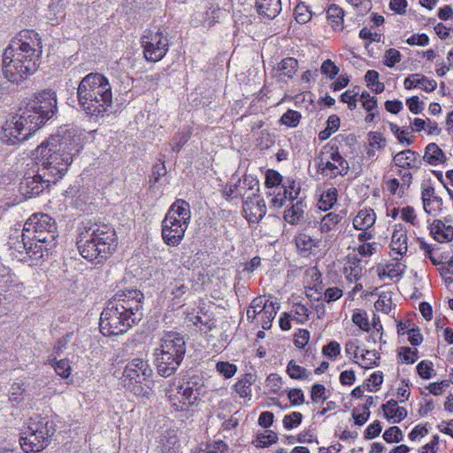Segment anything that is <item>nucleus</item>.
<instances>
[{
  "mask_svg": "<svg viewBox=\"0 0 453 453\" xmlns=\"http://www.w3.org/2000/svg\"><path fill=\"white\" fill-rule=\"evenodd\" d=\"M56 93L50 89L40 92L28 103L21 113L6 121L0 133V140L9 145H15L27 140L47 120L57 112Z\"/></svg>",
  "mask_w": 453,
  "mask_h": 453,
  "instance_id": "nucleus-1",
  "label": "nucleus"
},
{
  "mask_svg": "<svg viewBox=\"0 0 453 453\" xmlns=\"http://www.w3.org/2000/svg\"><path fill=\"white\" fill-rule=\"evenodd\" d=\"M83 149L80 136L52 135L37 147L39 168L55 181L61 179Z\"/></svg>",
  "mask_w": 453,
  "mask_h": 453,
  "instance_id": "nucleus-2",
  "label": "nucleus"
},
{
  "mask_svg": "<svg viewBox=\"0 0 453 453\" xmlns=\"http://www.w3.org/2000/svg\"><path fill=\"white\" fill-rule=\"evenodd\" d=\"M32 43L19 39L4 50L2 69L9 81L19 83L37 71L42 50L35 48L34 41Z\"/></svg>",
  "mask_w": 453,
  "mask_h": 453,
  "instance_id": "nucleus-3",
  "label": "nucleus"
},
{
  "mask_svg": "<svg viewBox=\"0 0 453 453\" xmlns=\"http://www.w3.org/2000/svg\"><path fill=\"white\" fill-rule=\"evenodd\" d=\"M77 248L88 261L108 258L118 245L115 229L102 222H87L77 238Z\"/></svg>",
  "mask_w": 453,
  "mask_h": 453,
  "instance_id": "nucleus-4",
  "label": "nucleus"
},
{
  "mask_svg": "<svg viewBox=\"0 0 453 453\" xmlns=\"http://www.w3.org/2000/svg\"><path fill=\"white\" fill-rule=\"evenodd\" d=\"M77 98L87 115L96 119L104 117L112 104L111 86L103 74L90 73L80 81Z\"/></svg>",
  "mask_w": 453,
  "mask_h": 453,
  "instance_id": "nucleus-5",
  "label": "nucleus"
},
{
  "mask_svg": "<svg viewBox=\"0 0 453 453\" xmlns=\"http://www.w3.org/2000/svg\"><path fill=\"white\" fill-rule=\"evenodd\" d=\"M56 426L47 417L35 416L30 418L27 431H25L19 443L26 453L39 452L45 449L55 434Z\"/></svg>",
  "mask_w": 453,
  "mask_h": 453,
  "instance_id": "nucleus-6",
  "label": "nucleus"
},
{
  "mask_svg": "<svg viewBox=\"0 0 453 453\" xmlns=\"http://www.w3.org/2000/svg\"><path fill=\"white\" fill-rule=\"evenodd\" d=\"M24 236L46 243V249H53L57 244V226L55 220L47 214H34L24 224Z\"/></svg>",
  "mask_w": 453,
  "mask_h": 453,
  "instance_id": "nucleus-7",
  "label": "nucleus"
},
{
  "mask_svg": "<svg viewBox=\"0 0 453 453\" xmlns=\"http://www.w3.org/2000/svg\"><path fill=\"white\" fill-rule=\"evenodd\" d=\"M315 162L318 173L329 178L344 176L349 169L348 161L341 156L335 145H325L315 158Z\"/></svg>",
  "mask_w": 453,
  "mask_h": 453,
  "instance_id": "nucleus-8",
  "label": "nucleus"
},
{
  "mask_svg": "<svg viewBox=\"0 0 453 453\" xmlns=\"http://www.w3.org/2000/svg\"><path fill=\"white\" fill-rule=\"evenodd\" d=\"M137 323L138 321L132 316L122 313L119 310L115 309L114 305L107 303L100 316L99 328L104 335L113 336L126 333Z\"/></svg>",
  "mask_w": 453,
  "mask_h": 453,
  "instance_id": "nucleus-9",
  "label": "nucleus"
},
{
  "mask_svg": "<svg viewBox=\"0 0 453 453\" xmlns=\"http://www.w3.org/2000/svg\"><path fill=\"white\" fill-rule=\"evenodd\" d=\"M143 300L144 296L140 290L130 288L118 291L107 303L139 322L142 318Z\"/></svg>",
  "mask_w": 453,
  "mask_h": 453,
  "instance_id": "nucleus-10",
  "label": "nucleus"
},
{
  "mask_svg": "<svg viewBox=\"0 0 453 453\" xmlns=\"http://www.w3.org/2000/svg\"><path fill=\"white\" fill-rule=\"evenodd\" d=\"M191 381L171 384L166 389V395L173 408L177 411H188L194 406L200 395L198 388H195Z\"/></svg>",
  "mask_w": 453,
  "mask_h": 453,
  "instance_id": "nucleus-11",
  "label": "nucleus"
},
{
  "mask_svg": "<svg viewBox=\"0 0 453 453\" xmlns=\"http://www.w3.org/2000/svg\"><path fill=\"white\" fill-rule=\"evenodd\" d=\"M55 183L54 179L38 167V170L28 171L19 184V192L26 199L39 196L50 183Z\"/></svg>",
  "mask_w": 453,
  "mask_h": 453,
  "instance_id": "nucleus-12",
  "label": "nucleus"
},
{
  "mask_svg": "<svg viewBox=\"0 0 453 453\" xmlns=\"http://www.w3.org/2000/svg\"><path fill=\"white\" fill-rule=\"evenodd\" d=\"M143 55L146 60L157 62L161 60L168 51V39L163 35V33L157 31L146 30L142 37Z\"/></svg>",
  "mask_w": 453,
  "mask_h": 453,
  "instance_id": "nucleus-13",
  "label": "nucleus"
},
{
  "mask_svg": "<svg viewBox=\"0 0 453 453\" xmlns=\"http://www.w3.org/2000/svg\"><path fill=\"white\" fill-rule=\"evenodd\" d=\"M188 225L182 224L180 220L165 216L162 221V237L168 246H178L182 241Z\"/></svg>",
  "mask_w": 453,
  "mask_h": 453,
  "instance_id": "nucleus-14",
  "label": "nucleus"
},
{
  "mask_svg": "<svg viewBox=\"0 0 453 453\" xmlns=\"http://www.w3.org/2000/svg\"><path fill=\"white\" fill-rule=\"evenodd\" d=\"M187 345L184 338L179 334H171L162 339L159 349L155 352L158 355H167L174 358L183 359L186 354Z\"/></svg>",
  "mask_w": 453,
  "mask_h": 453,
  "instance_id": "nucleus-15",
  "label": "nucleus"
},
{
  "mask_svg": "<svg viewBox=\"0 0 453 453\" xmlns=\"http://www.w3.org/2000/svg\"><path fill=\"white\" fill-rule=\"evenodd\" d=\"M129 374H123L124 387L138 396L148 395L149 382L151 376H145L144 373H134L132 369L128 370Z\"/></svg>",
  "mask_w": 453,
  "mask_h": 453,
  "instance_id": "nucleus-16",
  "label": "nucleus"
},
{
  "mask_svg": "<svg viewBox=\"0 0 453 453\" xmlns=\"http://www.w3.org/2000/svg\"><path fill=\"white\" fill-rule=\"evenodd\" d=\"M287 207L288 210H285V222L294 226H302L308 221L305 212L307 205L303 198L296 203L289 202Z\"/></svg>",
  "mask_w": 453,
  "mask_h": 453,
  "instance_id": "nucleus-17",
  "label": "nucleus"
},
{
  "mask_svg": "<svg viewBox=\"0 0 453 453\" xmlns=\"http://www.w3.org/2000/svg\"><path fill=\"white\" fill-rule=\"evenodd\" d=\"M154 356L157 373L165 378L174 374L183 361V359H177L167 355H158L156 352Z\"/></svg>",
  "mask_w": 453,
  "mask_h": 453,
  "instance_id": "nucleus-18",
  "label": "nucleus"
},
{
  "mask_svg": "<svg viewBox=\"0 0 453 453\" xmlns=\"http://www.w3.org/2000/svg\"><path fill=\"white\" fill-rule=\"evenodd\" d=\"M393 161L397 167L403 169H419L421 159L418 152L412 150H404L393 157Z\"/></svg>",
  "mask_w": 453,
  "mask_h": 453,
  "instance_id": "nucleus-19",
  "label": "nucleus"
},
{
  "mask_svg": "<svg viewBox=\"0 0 453 453\" xmlns=\"http://www.w3.org/2000/svg\"><path fill=\"white\" fill-rule=\"evenodd\" d=\"M403 86L406 89L420 88L426 92H432L436 88L437 83L423 74L414 73L404 80Z\"/></svg>",
  "mask_w": 453,
  "mask_h": 453,
  "instance_id": "nucleus-20",
  "label": "nucleus"
},
{
  "mask_svg": "<svg viewBox=\"0 0 453 453\" xmlns=\"http://www.w3.org/2000/svg\"><path fill=\"white\" fill-rule=\"evenodd\" d=\"M421 189V199L425 211L430 214L433 210H435L432 207V204H435L436 207L441 210L443 201L441 197L435 195L434 187L426 183H422Z\"/></svg>",
  "mask_w": 453,
  "mask_h": 453,
  "instance_id": "nucleus-21",
  "label": "nucleus"
},
{
  "mask_svg": "<svg viewBox=\"0 0 453 453\" xmlns=\"http://www.w3.org/2000/svg\"><path fill=\"white\" fill-rule=\"evenodd\" d=\"M165 216L180 220L183 225H188L191 218L189 203L182 199L176 200L171 205Z\"/></svg>",
  "mask_w": 453,
  "mask_h": 453,
  "instance_id": "nucleus-22",
  "label": "nucleus"
},
{
  "mask_svg": "<svg viewBox=\"0 0 453 453\" xmlns=\"http://www.w3.org/2000/svg\"><path fill=\"white\" fill-rule=\"evenodd\" d=\"M430 233L439 242H449L453 240V226L445 225L440 219H434L430 226Z\"/></svg>",
  "mask_w": 453,
  "mask_h": 453,
  "instance_id": "nucleus-23",
  "label": "nucleus"
},
{
  "mask_svg": "<svg viewBox=\"0 0 453 453\" xmlns=\"http://www.w3.org/2000/svg\"><path fill=\"white\" fill-rule=\"evenodd\" d=\"M376 221V214L372 209H363L353 219V226L357 230H368Z\"/></svg>",
  "mask_w": 453,
  "mask_h": 453,
  "instance_id": "nucleus-24",
  "label": "nucleus"
},
{
  "mask_svg": "<svg viewBox=\"0 0 453 453\" xmlns=\"http://www.w3.org/2000/svg\"><path fill=\"white\" fill-rule=\"evenodd\" d=\"M381 409L385 417L388 419H394L395 423H399L408 415L407 410L404 407L397 406V402L394 399H391L382 404Z\"/></svg>",
  "mask_w": 453,
  "mask_h": 453,
  "instance_id": "nucleus-25",
  "label": "nucleus"
},
{
  "mask_svg": "<svg viewBox=\"0 0 453 453\" xmlns=\"http://www.w3.org/2000/svg\"><path fill=\"white\" fill-rule=\"evenodd\" d=\"M256 7L260 15L274 19L281 11L280 0H257Z\"/></svg>",
  "mask_w": 453,
  "mask_h": 453,
  "instance_id": "nucleus-26",
  "label": "nucleus"
},
{
  "mask_svg": "<svg viewBox=\"0 0 453 453\" xmlns=\"http://www.w3.org/2000/svg\"><path fill=\"white\" fill-rule=\"evenodd\" d=\"M447 157L442 150L434 142H431L425 148L423 160L431 165L443 164Z\"/></svg>",
  "mask_w": 453,
  "mask_h": 453,
  "instance_id": "nucleus-27",
  "label": "nucleus"
},
{
  "mask_svg": "<svg viewBox=\"0 0 453 453\" xmlns=\"http://www.w3.org/2000/svg\"><path fill=\"white\" fill-rule=\"evenodd\" d=\"M406 265L400 262L398 258L395 259L391 263H388L385 267L379 272V277L380 279L388 278L390 280L402 279L405 273Z\"/></svg>",
  "mask_w": 453,
  "mask_h": 453,
  "instance_id": "nucleus-28",
  "label": "nucleus"
},
{
  "mask_svg": "<svg viewBox=\"0 0 453 453\" xmlns=\"http://www.w3.org/2000/svg\"><path fill=\"white\" fill-rule=\"evenodd\" d=\"M407 234L403 227L395 228L391 237V250L403 256L407 252Z\"/></svg>",
  "mask_w": 453,
  "mask_h": 453,
  "instance_id": "nucleus-29",
  "label": "nucleus"
},
{
  "mask_svg": "<svg viewBox=\"0 0 453 453\" xmlns=\"http://www.w3.org/2000/svg\"><path fill=\"white\" fill-rule=\"evenodd\" d=\"M129 369H132L133 372L134 373H144L145 376L152 375V369L150 368L148 362L142 358H134L129 361L126 365L123 374H129Z\"/></svg>",
  "mask_w": 453,
  "mask_h": 453,
  "instance_id": "nucleus-30",
  "label": "nucleus"
},
{
  "mask_svg": "<svg viewBox=\"0 0 453 453\" xmlns=\"http://www.w3.org/2000/svg\"><path fill=\"white\" fill-rule=\"evenodd\" d=\"M343 219L342 213L329 212L326 214L320 220L319 230L321 233H328L335 228V226Z\"/></svg>",
  "mask_w": 453,
  "mask_h": 453,
  "instance_id": "nucleus-31",
  "label": "nucleus"
},
{
  "mask_svg": "<svg viewBox=\"0 0 453 453\" xmlns=\"http://www.w3.org/2000/svg\"><path fill=\"white\" fill-rule=\"evenodd\" d=\"M255 381V377L251 373H246L241 380L234 384V389L241 397H246L251 393V385Z\"/></svg>",
  "mask_w": 453,
  "mask_h": 453,
  "instance_id": "nucleus-32",
  "label": "nucleus"
},
{
  "mask_svg": "<svg viewBox=\"0 0 453 453\" xmlns=\"http://www.w3.org/2000/svg\"><path fill=\"white\" fill-rule=\"evenodd\" d=\"M280 308V303L275 301H270V304L260 316V322L263 329H269L271 327V322L276 314V311Z\"/></svg>",
  "mask_w": 453,
  "mask_h": 453,
  "instance_id": "nucleus-33",
  "label": "nucleus"
},
{
  "mask_svg": "<svg viewBox=\"0 0 453 453\" xmlns=\"http://www.w3.org/2000/svg\"><path fill=\"white\" fill-rule=\"evenodd\" d=\"M337 201V189L330 188L323 192L319 201V209L321 211H327L331 209Z\"/></svg>",
  "mask_w": 453,
  "mask_h": 453,
  "instance_id": "nucleus-34",
  "label": "nucleus"
},
{
  "mask_svg": "<svg viewBox=\"0 0 453 453\" xmlns=\"http://www.w3.org/2000/svg\"><path fill=\"white\" fill-rule=\"evenodd\" d=\"M46 243H42L41 242L31 241L27 246V256L33 259H40L44 257V255L48 256L49 252L52 249H46Z\"/></svg>",
  "mask_w": 453,
  "mask_h": 453,
  "instance_id": "nucleus-35",
  "label": "nucleus"
},
{
  "mask_svg": "<svg viewBox=\"0 0 453 453\" xmlns=\"http://www.w3.org/2000/svg\"><path fill=\"white\" fill-rule=\"evenodd\" d=\"M296 249L301 252H310L316 246V242L310 235L304 233H299L295 237Z\"/></svg>",
  "mask_w": 453,
  "mask_h": 453,
  "instance_id": "nucleus-36",
  "label": "nucleus"
},
{
  "mask_svg": "<svg viewBox=\"0 0 453 453\" xmlns=\"http://www.w3.org/2000/svg\"><path fill=\"white\" fill-rule=\"evenodd\" d=\"M48 362L50 364L54 362V364H52V366L54 367L55 372L60 377L66 379L71 375L72 368L67 358L56 361V357H49Z\"/></svg>",
  "mask_w": 453,
  "mask_h": 453,
  "instance_id": "nucleus-37",
  "label": "nucleus"
},
{
  "mask_svg": "<svg viewBox=\"0 0 453 453\" xmlns=\"http://www.w3.org/2000/svg\"><path fill=\"white\" fill-rule=\"evenodd\" d=\"M286 372L290 378L295 380H305L311 374L304 367L297 365L294 360L288 362Z\"/></svg>",
  "mask_w": 453,
  "mask_h": 453,
  "instance_id": "nucleus-38",
  "label": "nucleus"
},
{
  "mask_svg": "<svg viewBox=\"0 0 453 453\" xmlns=\"http://www.w3.org/2000/svg\"><path fill=\"white\" fill-rule=\"evenodd\" d=\"M170 291L173 300H177L176 303H179L183 296L188 293L189 288L181 280H175L170 283Z\"/></svg>",
  "mask_w": 453,
  "mask_h": 453,
  "instance_id": "nucleus-39",
  "label": "nucleus"
},
{
  "mask_svg": "<svg viewBox=\"0 0 453 453\" xmlns=\"http://www.w3.org/2000/svg\"><path fill=\"white\" fill-rule=\"evenodd\" d=\"M278 439L277 434L273 431H264V433H258L256 439L253 441V444L257 448H264L272 445L276 442Z\"/></svg>",
  "mask_w": 453,
  "mask_h": 453,
  "instance_id": "nucleus-40",
  "label": "nucleus"
},
{
  "mask_svg": "<svg viewBox=\"0 0 453 453\" xmlns=\"http://www.w3.org/2000/svg\"><path fill=\"white\" fill-rule=\"evenodd\" d=\"M191 137L189 128L177 133L171 141V147L173 152H179L180 149L188 142Z\"/></svg>",
  "mask_w": 453,
  "mask_h": 453,
  "instance_id": "nucleus-41",
  "label": "nucleus"
},
{
  "mask_svg": "<svg viewBox=\"0 0 453 453\" xmlns=\"http://www.w3.org/2000/svg\"><path fill=\"white\" fill-rule=\"evenodd\" d=\"M343 11L335 4H332L327 10V19L334 29L339 28L343 21Z\"/></svg>",
  "mask_w": 453,
  "mask_h": 453,
  "instance_id": "nucleus-42",
  "label": "nucleus"
},
{
  "mask_svg": "<svg viewBox=\"0 0 453 453\" xmlns=\"http://www.w3.org/2000/svg\"><path fill=\"white\" fill-rule=\"evenodd\" d=\"M360 357L361 363H359V365L368 369L377 365L376 360L380 358V355L375 350H362Z\"/></svg>",
  "mask_w": 453,
  "mask_h": 453,
  "instance_id": "nucleus-43",
  "label": "nucleus"
},
{
  "mask_svg": "<svg viewBox=\"0 0 453 453\" xmlns=\"http://www.w3.org/2000/svg\"><path fill=\"white\" fill-rule=\"evenodd\" d=\"M216 370L226 379H230L236 373L237 366L229 362L219 361L216 364Z\"/></svg>",
  "mask_w": 453,
  "mask_h": 453,
  "instance_id": "nucleus-44",
  "label": "nucleus"
},
{
  "mask_svg": "<svg viewBox=\"0 0 453 453\" xmlns=\"http://www.w3.org/2000/svg\"><path fill=\"white\" fill-rule=\"evenodd\" d=\"M383 439L388 442H400L403 439L402 430L398 426H391L383 434Z\"/></svg>",
  "mask_w": 453,
  "mask_h": 453,
  "instance_id": "nucleus-45",
  "label": "nucleus"
},
{
  "mask_svg": "<svg viewBox=\"0 0 453 453\" xmlns=\"http://www.w3.org/2000/svg\"><path fill=\"white\" fill-rule=\"evenodd\" d=\"M282 180V175L275 170L268 169L265 173V186L267 188L278 187Z\"/></svg>",
  "mask_w": 453,
  "mask_h": 453,
  "instance_id": "nucleus-46",
  "label": "nucleus"
},
{
  "mask_svg": "<svg viewBox=\"0 0 453 453\" xmlns=\"http://www.w3.org/2000/svg\"><path fill=\"white\" fill-rule=\"evenodd\" d=\"M398 356L402 358L403 363L414 364L418 359V350L410 347H401L398 350Z\"/></svg>",
  "mask_w": 453,
  "mask_h": 453,
  "instance_id": "nucleus-47",
  "label": "nucleus"
},
{
  "mask_svg": "<svg viewBox=\"0 0 453 453\" xmlns=\"http://www.w3.org/2000/svg\"><path fill=\"white\" fill-rule=\"evenodd\" d=\"M369 147L381 150L386 146V139L380 132H370L368 134Z\"/></svg>",
  "mask_w": 453,
  "mask_h": 453,
  "instance_id": "nucleus-48",
  "label": "nucleus"
},
{
  "mask_svg": "<svg viewBox=\"0 0 453 453\" xmlns=\"http://www.w3.org/2000/svg\"><path fill=\"white\" fill-rule=\"evenodd\" d=\"M301 192V185L299 182L291 181L288 187H285V200L289 199V202H294L295 200H299Z\"/></svg>",
  "mask_w": 453,
  "mask_h": 453,
  "instance_id": "nucleus-49",
  "label": "nucleus"
},
{
  "mask_svg": "<svg viewBox=\"0 0 453 453\" xmlns=\"http://www.w3.org/2000/svg\"><path fill=\"white\" fill-rule=\"evenodd\" d=\"M352 321L355 325H357L360 329L369 332L370 331V324L366 316V312L365 311H357L352 315Z\"/></svg>",
  "mask_w": 453,
  "mask_h": 453,
  "instance_id": "nucleus-50",
  "label": "nucleus"
},
{
  "mask_svg": "<svg viewBox=\"0 0 453 453\" xmlns=\"http://www.w3.org/2000/svg\"><path fill=\"white\" fill-rule=\"evenodd\" d=\"M389 127L400 143H405L406 145H411L413 143L412 139L406 137V134H409L408 132L402 130L397 125L394 123H390Z\"/></svg>",
  "mask_w": 453,
  "mask_h": 453,
  "instance_id": "nucleus-51",
  "label": "nucleus"
},
{
  "mask_svg": "<svg viewBox=\"0 0 453 453\" xmlns=\"http://www.w3.org/2000/svg\"><path fill=\"white\" fill-rule=\"evenodd\" d=\"M433 371L434 369L432 362L423 360L417 365L418 374L423 379H431Z\"/></svg>",
  "mask_w": 453,
  "mask_h": 453,
  "instance_id": "nucleus-52",
  "label": "nucleus"
},
{
  "mask_svg": "<svg viewBox=\"0 0 453 453\" xmlns=\"http://www.w3.org/2000/svg\"><path fill=\"white\" fill-rule=\"evenodd\" d=\"M303 419V415L301 412L293 411L289 415H285V428L292 429L297 427Z\"/></svg>",
  "mask_w": 453,
  "mask_h": 453,
  "instance_id": "nucleus-53",
  "label": "nucleus"
},
{
  "mask_svg": "<svg viewBox=\"0 0 453 453\" xmlns=\"http://www.w3.org/2000/svg\"><path fill=\"white\" fill-rule=\"evenodd\" d=\"M401 61V54L395 49H389L385 53L384 65L388 67H393L395 64Z\"/></svg>",
  "mask_w": 453,
  "mask_h": 453,
  "instance_id": "nucleus-54",
  "label": "nucleus"
},
{
  "mask_svg": "<svg viewBox=\"0 0 453 453\" xmlns=\"http://www.w3.org/2000/svg\"><path fill=\"white\" fill-rule=\"evenodd\" d=\"M310 339V332L306 329H299V331L295 334L294 343L299 348L303 349L308 343Z\"/></svg>",
  "mask_w": 453,
  "mask_h": 453,
  "instance_id": "nucleus-55",
  "label": "nucleus"
},
{
  "mask_svg": "<svg viewBox=\"0 0 453 453\" xmlns=\"http://www.w3.org/2000/svg\"><path fill=\"white\" fill-rule=\"evenodd\" d=\"M321 73L333 79L338 74L339 68L330 59H326L321 65Z\"/></svg>",
  "mask_w": 453,
  "mask_h": 453,
  "instance_id": "nucleus-56",
  "label": "nucleus"
},
{
  "mask_svg": "<svg viewBox=\"0 0 453 453\" xmlns=\"http://www.w3.org/2000/svg\"><path fill=\"white\" fill-rule=\"evenodd\" d=\"M341 351L340 344L337 342H330L328 344L323 347L322 352L325 356L329 358L336 357Z\"/></svg>",
  "mask_w": 453,
  "mask_h": 453,
  "instance_id": "nucleus-57",
  "label": "nucleus"
},
{
  "mask_svg": "<svg viewBox=\"0 0 453 453\" xmlns=\"http://www.w3.org/2000/svg\"><path fill=\"white\" fill-rule=\"evenodd\" d=\"M357 93H354L352 90H346L341 95V101L348 104V107L350 111L357 108Z\"/></svg>",
  "mask_w": 453,
  "mask_h": 453,
  "instance_id": "nucleus-58",
  "label": "nucleus"
},
{
  "mask_svg": "<svg viewBox=\"0 0 453 453\" xmlns=\"http://www.w3.org/2000/svg\"><path fill=\"white\" fill-rule=\"evenodd\" d=\"M281 387V378L275 373L270 374L266 379L265 388L271 392H277Z\"/></svg>",
  "mask_w": 453,
  "mask_h": 453,
  "instance_id": "nucleus-59",
  "label": "nucleus"
},
{
  "mask_svg": "<svg viewBox=\"0 0 453 453\" xmlns=\"http://www.w3.org/2000/svg\"><path fill=\"white\" fill-rule=\"evenodd\" d=\"M381 429L382 427L380 422L378 420L374 421L373 423L369 425L365 429V438L366 440H372L373 438H376L381 433Z\"/></svg>",
  "mask_w": 453,
  "mask_h": 453,
  "instance_id": "nucleus-60",
  "label": "nucleus"
},
{
  "mask_svg": "<svg viewBox=\"0 0 453 453\" xmlns=\"http://www.w3.org/2000/svg\"><path fill=\"white\" fill-rule=\"evenodd\" d=\"M326 388L324 385L321 384H315L311 388V397L313 402H319V401H325L326 400Z\"/></svg>",
  "mask_w": 453,
  "mask_h": 453,
  "instance_id": "nucleus-61",
  "label": "nucleus"
},
{
  "mask_svg": "<svg viewBox=\"0 0 453 453\" xmlns=\"http://www.w3.org/2000/svg\"><path fill=\"white\" fill-rule=\"evenodd\" d=\"M73 334V333H67L63 337L58 340L53 349L56 356H59L64 351V349H66L68 343L72 339Z\"/></svg>",
  "mask_w": 453,
  "mask_h": 453,
  "instance_id": "nucleus-62",
  "label": "nucleus"
},
{
  "mask_svg": "<svg viewBox=\"0 0 453 453\" xmlns=\"http://www.w3.org/2000/svg\"><path fill=\"white\" fill-rule=\"evenodd\" d=\"M288 398L292 405H300L304 402V395L300 388H294L288 391Z\"/></svg>",
  "mask_w": 453,
  "mask_h": 453,
  "instance_id": "nucleus-63",
  "label": "nucleus"
},
{
  "mask_svg": "<svg viewBox=\"0 0 453 453\" xmlns=\"http://www.w3.org/2000/svg\"><path fill=\"white\" fill-rule=\"evenodd\" d=\"M301 114L293 110H288L285 112V126L295 127L298 125Z\"/></svg>",
  "mask_w": 453,
  "mask_h": 453,
  "instance_id": "nucleus-64",
  "label": "nucleus"
}]
</instances>
